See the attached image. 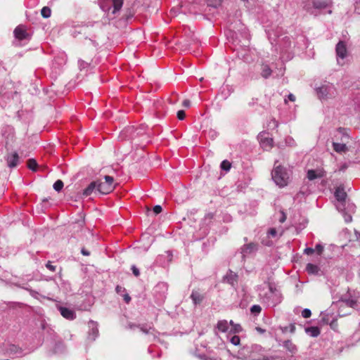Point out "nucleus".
Instances as JSON below:
<instances>
[{
  "label": "nucleus",
  "mask_w": 360,
  "mask_h": 360,
  "mask_svg": "<svg viewBox=\"0 0 360 360\" xmlns=\"http://www.w3.org/2000/svg\"><path fill=\"white\" fill-rule=\"evenodd\" d=\"M97 181V191L101 194H108L112 192L115 186L113 184L114 179L112 176H105L104 181L101 180Z\"/></svg>",
  "instance_id": "obj_3"
},
{
  "label": "nucleus",
  "mask_w": 360,
  "mask_h": 360,
  "mask_svg": "<svg viewBox=\"0 0 360 360\" xmlns=\"http://www.w3.org/2000/svg\"><path fill=\"white\" fill-rule=\"evenodd\" d=\"M131 270L133 271V274L136 276H139V269L135 266H132L131 267Z\"/></svg>",
  "instance_id": "obj_38"
},
{
  "label": "nucleus",
  "mask_w": 360,
  "mask_h": 360,
  "mask_svg": "<svg viewBox=\"0 0 360 360\" xmlns=\"http://www.w3.org/2000/svg\"><path fill=\"white\" fill-rule=\"evenodd\" d=\"M46 266V267H47L49 270H51V271H54L56 270V266H53V265H52V264H51V263H49H49H47Z\"/></svg>",
  "instance_id": "obj_42"
},
{
  "label": "nucleus",
  "mask_w": 360,
  "mask_h": 360,
  "mask_svg": "<svg viewBox=\"0 0 360 360\" xmlns=\"http://www.w3.org/2000/svg\"><path fill=\"white\" fill-rule=\"evenodd\" d=\"M306 332L311 337H317L320 333V330L317 327L307 328H306Z\"/></svg>",
  "instance_id": "obj_23"
},
{
  "label": "nucleus",
  "mask_w": 360,
  "mask_h": 360,
  "mask_svg": "<svg viewBox=\"0 0 360 360\" xmlns=\"http://www.w3.org/2000/svg\"><path fill=\"white\" fill-rule=\"evenodd\" d=\"M295 328V327L294 326H291V330H290V331H291L292 333V332H294Z\"/></svg>",
  "instance_id": "obj_50"
},
{
  "label": "nucleus",
  "mask_w": 360,
  "mask_h": 360,
  "mask_svg": "<svg viewBox=\"0 0 360 360\" xmlns=\"http://www.w3.org/2000/svg\"><path fill=\"white\" fill-rule=\"evenodd\" d=\"M130 297L129 295H125L124 296V300L127 302H129L130 301Z\"/></svg>",
  "instance_id": "obj_48"
},
{
  "label": "nucleus",
  "mask_w": 360,
  "mask_h": 360,
  "mask_svg": "<svg viewBox=\"0 0 360 360\" xmlns=\"http://www.w3.org/2000/svg\"><path fill=\"white\" fill-rule=\"evenodd\" d=\"M243 351H246L250 353L248 356H245V358L249 359L250 360H262L261 352H262V349L260 346L253 345L250 348L244 349Z\"/></svg>",
  "instance_id": "obj_6"
},
{
  "label": "nucleus",
  "mask_w": 360,
  "mask_h": 360,
  "mask_svg": "<svg viewBox=\"0 0 360 360\" xmlns=\"http://www.w3.org/2000/svg\"><path fill=\"white\" fill-rule=\"evenodd\" d=\"M269 233L271 236L275 237V236L277 235V231H276V229L272 228V229H271L269 231Z\"/></svg>",
  "instance_id": "obj_40"
},
{
  "label": "nucleus",
  "mask_w": 360,
  "mask_h": 360,
  "mask_svg": "<svg viewBox=\"0 0 360 360\" xmlns=\"http://www.w3.org/2000/svg\"><path fill=\"white\" fill-rule=\"evenodd\" d=\"M271 292L273 293L272 288H270Z\"/></svg>",
  "instance_id": "obj_54"
},
{
  "label": "nucleus",
  "mask_w": 360,
  "mask_h": 360,
  "mask_svg": "<svg viewBox=\"0 0 360 360\" xmlns=\"http://www.w3.org/2000/svg\"><path fill=\"white\" fill-rule=\"evenodd\" d=\"M311 311L308 309H304L302 312V316L304 317V318H309L311 316Z\"/></svg>",
  "instance_id": "obj_32"
},
{
  "label": "nucleus",
  "mask_w": 360,
  "mask_h": 360,
  "mask_svg": "<svg viewBox=\"0 0 360 360\" xmlns=\"http://www.w3.org/2000/svg\"><path fill=\"white\" fill-rule=\"evenodd\" d=\"M306 270L310 274H317L319 271V268L316 265L308 264L306 266Z\"/></svg>",
  "instance_id": "obj_20"
},
{
  "label": "nucleus",
  "mask_w": 360,
  "mask_h": 360,
  "mask_svg": "<svg viewBox=\"0 0 360 360\" xmlns=\"http://www.w3.org/2000/svg\"><path fill=\"white\" fill-rule=\"evenodd\" d=\"M287 143L289 146H294L295 145V141L292 138H289L287 141Z\"/></svg>",
  "instance_id": "obj_44"
},
{
  "label": "nucleus",
  "mask_w": 360,
  "mask_h": 360,
  "mask_svg": "<svg viewBox=\"0 0 360 360\" xmlns=\"http://www.w3.org/2000/svg\"><path fill=\"white\" fill-rule=\"evenodd\" d=\"M345 220L346 222H350L352 221V217L350 215L345 216Z\"/></svg>",
  "instance_id": "obj_47"
},
{
  "label": "nucleus",
  "mask_w": 360,
  "mask_h": 360,
  "mask_svg": "<svg viewBox=\"0 0 360 360\" xmlns=\"http://www.w3.org/2000/svg\"><path fill=\"white\" fill-rule=\"evenodd\" d=\"M153 212L155 214H160L162 212V207L160 205H155L153 207Z\"/></svg>",
  "instance_id": "obj_37"
},
{
  "label": "nucleus",
  "mask_w": 360,
  "mask_h": 360,
  "mask_svg": "<svg viewBox=\"0 0 360 360\" xmlns=\"http://www.w3.org/2000/svg\"><path fill=\"white\" fill-rule=\"evenodd\" d=\"M259 143L264 150H269L273 146V139L265 132L260 133L258 136Z\"/></svg>",
  "instance_id": "obj_8"
},
{
  "label": "nucleus",
  "mask_w": 360,
  "mask_h": 360,
  "mask_svg": "<svg viewBox=\"0 0 360 360\" xmlns=\"http://www.w3.org/2000/svg\"><path fill=\"white\" fill-rule=\"evenodd\" d=\"M256 330L259 332L260 333H262L264 332V330H263L262 328H256Z\"/></svg>",
  "instance_id": "obj_49"
},
{
  "label": "nucleus",
  "mask_w": 360,
  "mask_h": 360,
  "mask_svg": "<svg viewBox=\"0 0 360 360\" xmlns=\"http://www.w3.org/2000/svg\"><path fill=\"white\" fill-rule=\"evenodd\" d=\"M357 4H358L359 6L360 7V0L358 1Z\"/></svg>",
  "instance_id": "obj_52"
},
{
  "label": "nucleus",
  "mask_w": 360,
  "mask_h": 360,
  "mask_svg": "<svg viewBox=\"0 0 360 360\" xmlns=\"http://www.w3.org/2000/svg\"><path fill=\"white\" fill-rule=\"evenodd\" d=\"M283 347L292 354L296 353L297 347L291 340H286L283 342Z\"/></svg>",
  "instance_id": "obj_18"
},
{
  "label": "nucleus",
  "mask_w": 360,
  "mask_h": 360,
  "mask_svg": "<svg viewBox=\"0 0 360 360\" xmlns=\"http://www.w3.org/2000/svg\"><path fill=\"white\" fill-rule=\"evenodd\" d=\"M221 0H210L208 3L209 6L217 8L221 5Z\"/></svg>",
  "instance_id": "obj_28"
},
{
  "label": "nucleus",
  "mask_w": 360,
  "mask_h": 360,
  "mask_svg": "<svg viewBox=\"0 0 360 360\" xmlns=\"http://www.w3.org/2000/svg\"><path fill=\"white\" fill-rule=\"evenodd\" d=\"M329 3L324 0H310L305 6L304 8L307 11H311V5L316 9L325 8L328 6Z\"/></svg>",
  "instance_id": "obj_7"
},
{
  "label": "nucleus",
  "mask_w": 360,
  "mask_h": 360,
  "mask_svg": "<svg viewBox=\"0 0 360 360\" xmlns=\"http://www.w3.org/2000/svg\"><path fill=\"white\" fill-rule=\"evenodd\" d=\"M182 105L185 108H189L191 106V101L188 99H186L183 101Z\"/></svg>",
  "instance_id": "obj_39"
},
{
  "label": "nucleus",
  "mask_w": 360,
  "mask_h": 360,
  "mask_svg": "<svg viewBox=\"0 0 360 360\" xmlns=\"http://www.w3.org/2000/svg\"><path fill=\"white\" fill-rule=\"evenodd\" d=\"M14 34L15 37L20 40L26 39L27 37V34L23 26L17 27L14 30Z\"/></svg>",
  "instance_id": "obj_11"
},
{
  "label": "nucleus",
  "mask_w": 360,
  "mask_h": 360,
  "mask_svg": "<svg viewBox=\"0 0 360 360\" xmlns=\"http://www.w3.org/2000/svg\"><path fill=\"white\" fill-rule=\"evenodd\" d=\"M281 217L279 219V221L281 223H283L286 219V216L283 212H281Z\"/></svg>",
  "instance_id": "obj_43"
},
{
  "label": "nucleus",
  "mask_w": 360,
  "mask_h": 360,
  "mask_svg": "<svg viewBox=\"0 0 360 360\" xmlns=\"http://www.w3.org/2000/svg\"><path fill=\"white\" fill-rule=\"evenodd\" d=\"M323 176V172L321 170L315 171L313 169L309 170L307 172V178L309 180H314L317 178H321Z\"/></svg>",
  "instance_id": "obj_16"
},
{
  "label": "nucleus",
  "mask_w": 360,
  "mask_h": 360,
  "mask_svg": "<svg viewBox=\"0 0 360 360\" xmlns=\"http://www.w3.org/2000/svg\"><path fill=\"white\" fill-rule=\"evenodd\" d=\"M143 332H145V333H147L148 331L147 330H143Z\"/></svg>",
  "instance_id": "obj_53"
},
{
  "label": "nucleus",
  "mask_w": 360,
  "mask_h": 360,
  "mask_svg": "<svg viewBox=\"0 0 360 360\" xmlns=\"http://www.w3.org/2000/svg\"><path fill=\"white\" fill-rule=\"evenodd\" d=\"M314 252V250L311 248H307L305 250H304V253L307 254V255H311L312 254L313 252Z\"/></svg>",
  "instance_id": "obj_41"
},
{
  "label": "nucleus",
  "mask_w": 360,
  "mask_h": 360,
  "mask_svg": "<svg viewBox=\"0 0 360 360\" xmlns=\"http://www.w3.org/2000/svg\"><path fill=\"white\" fill-rule=\"evenodd\" d=\"M335 52L337 56V62L339 65H344V60L348 56L347 47L345 42L340 41H339L335 47Z\"/></svg>",
  "instance_id": "obj_4"
},
{
  "label": "nucleus",
  "mask_w": 360,
  "mask_h": 360,
  "mask_svg": "<svg viewBox=\"0 0 360 360\" xmlns=\"http://www.w3.org/2000/svg\"><path fill=\"white\" fill-rule=\"evenodd\" d=\"M111 3L113 4L114 9L112 11V13H115L117 11H120L123 4V0H101L100 5L101 8L105 11H108L110 9Z\"/></svg>",
  "instance_id": "obj_5"
},
{
  "label": "nucleus",
  "mask_w": 360,
  "mask_h": 360,
  "mask_svg": "<svg viewBox=\"0 0 360 360\" xmlns=\"http://www.w3.org/2000/svg\"><path fill=\"white\" fill-rule=\"evenodd\" d=\"M333 145L334 150H335L337 153H342L347 150V146L344 143L334 142Z\"/></svg>",
  "instance_id": "obj_19"
},
{
  "label": "nucleus",
  "mask_w": 360,
  "mask_h": 360,
  "mask_svg": "<svg viewBox=\"0 0 360 360\" xmlns=\"http://www.w3.org/2000/svg\"><path fill=\"white\" fill-rule=\"evenodd\" d=\"M323 245L318 244L316 245L314 251H316L319 255H321L323 252Z\"/></svg>",
  "instance_id": "obj_34"
},
{
  "label": "nucleus",
  "mask_w": 360,
  "mask_h": 360,
  "mask_svg": "<svg viewBox=\"0 0 360 360\" xmlns=\"http://www.w3.org/2000/svg\"><path fill=\"white\" fill-rule=\"evenodd\" d=\"M230 341L234 345H238L240 344V338L237 335H233L231 339H230Z\"/></svg>",
  "instance_id": "obj_31"
},
{
  "label": "nucleus",
  "mask_w": 360,
  "mask_h": 360,
  "mask_svg": "<svg viewBox=\"0 0 360 360\" xmlns=\"http://www.w3.org/2000/svg\"><path fill=\"white\" fill-rule=\"evenodd\" d=\"M59 311L61 315L67 319L73 320L76 317L75 311L72 309L60 307H59Z\"/></svg>",
  "instance_id": "obj_9"
},
{
  "label": "nucleus",
  "mask_w": 360,
  "mask_h": 360,
  "mask_svg": "<svg viewBox=\"0 0 360 360\" xmlns=\"http://www.w3.org/2000/svg\"><path fill=\"white\" fill-rule=\"evenodd\" d=\"M221 167L222 169L229 171L231 168V163L228 160H224L221 164Z\"/></svg>",
  "instance_id": "obj_29"
},
{
  "label": "nucleus",
  "mask_w": 360,
  "mask_h": 360,
  "mask_svg": "<svg viewBox=\"0 0 360 360\" xmlns=\"http://www.w3.org/2000/svg\"><path fill=\"white\" fill-rule=\"evenodd\" d=\"M251 311L252 313H259L261 311V307L259 305H253L251 307Z\"/></svg>",
  "instance_id": "obj_35"
},
{
  "label": "nucleus",
  "mask_w": 360,
  "mask_h": 360,
  "mask_svg": "<svg viewBox=\"0 0 360 360\" xmlns=\"http://www.w3.org/2000/svg\"><path fill=\"white\" fill-rule=\"evenodd\" d=\"M27 166L31 170L36 171L37 167V163L35 160L30 159L27 162Z\"/></svg>",
  "instance_id": "obj_26"
},
{
  "label": "nucleus",
  "mask_w": 360,
  "mask_h": 360,
  "mask_svg": "<svg viewBox=\"0 0 360 360\" xmlns=\"http://www.w3.org/2000/svg\"><path fill=\"white\" fill-rule=\"evenodd\" d=\"M263 360H274L273 358H264Z\"/></svg>",
  "instance_id": "obj_51"
},
{
  "label": "nucleus",
  "mask_w": 360,
  "mask_h": 360,
  "mask_svg": "<svg viewBox=\"0 0 360 360\" xmlns=\"http://www.w3.org/2000/svg\"><path fill=\"white\" fill-rule=\"evenodd\" d=\"M232 324V321H230V323H228L227 321L222 320L219 321L217 323V328L219 330L226 333L228 331H230L231 325Z\"/></svg>",
  "instance_id": "obj_12"
},
{
  "label": "nucleus",
  "mask_w": 360,
  "mask_h": 360,
  "mask_svg": "<svg viewBox=\"0 0 360 360\" xmlns=\"http://www.w3.org/2000/svg\"><path fill=\"white\" fill-rule=\"evenodd\" d=\"M41 15L45 18H49L51 16V11L49 7L44 6L41 11Z\"/></svg>",
  "instance_id": "obj_25"
},
{
  "label": "nucleus",
  "mask_w": 360,
  "mask_h": 360,
  "mask_svg": "<svg viewBox=\"0 0 360 360\" xmlns=\"http://www.w3.org/2000/svg\"><path fill=\"white\" fill-rule=\"evenodd\" d=\"M89 327L91 328V335H92L91 338H92V340H95V338H96V336L98 333V330L97 328V323L94 321H90Z\"/></svg>",
  "instance_id": "obj_21"
},
{
  "label": "nucleus",
  "mask_w": 360,
  "mask_h": 360,
  "mask_svg": "<svg viewBox=\"0 0 360 360\" xmlns=\"http://www.w3.org/2000/svg\"><path fill=\"white\" fill-rule=\"evenodd\" d=\"M271 74V70L268 65H263L262 68V76L264 78L269 77Z\"/></svg>",
  "instance_id": "obj_24"
},
{
  "label": "nucleus",
  "mask_w": 360,
  "mask_h": 360,
  "mask_svg": "<svg viewBox=\"0 0 360 360\" xmlns=\"http://www.w3.org/2000/svg\"><path fill=\"white\" fill-rule=\"evenodd\" d=\"M318 98L322 101L333 99L338 95V91L333 84L324 83L316 88Z\"/></svg>",
  "instance_id": "obj_2"
},
{
  "label": "nucleus",
  "mask_w": 360,
  "mask_h": 360,
  "mask_svg": "<svg viewBox=\"0 0 360 360\" xmlns=\"http://www.w3.org/2000/svg\"><path fill=\"white\" fill-rule=\"evenodd\" d=\"M288 99H289L290 101L294 102V101H295V96L293 94H290L288 95Z\"/></svg>",
  "instance_id": "obj_45"
},
{
  "label": "nucleus",
  "mask_w": 360,
  "mask_h": 360,
  "mask_svg": "<svg viewBox=\"0 0 360 360\" xmlns=\"http://www.w3.org/2000/svg\"><path fill=\"white\" fill-rule=\"evenodd\" d=\"M82 253L85 256H89L90 255V252L84 248L82 250Z\"/></svg>",
  "instance_id": "obj_46"
},
{
  "label": "nucleus",
  "mask_w": 360,
  "mask_h": 360,
  "mask_svg": "<svg viewBox=\"0 0 360 360\" xmlns=\"http://www.w3.org/2000/svg\"><path fill=\"white\" fill-rule=\"evenodd\" d=\"M224 280L228 283L233 285L237 282V274L233 271H229L224 276Z\"/></svg>",
  "instance_id": "obj_14"
},
{
  "label": "nucleus",
  "mask_w": 360,
  "mask_h": 360,
  "mask_svg": "<svg viewBox=\"0 0 360 360\" xmlns=\"http://www.w3.org/2000/svg\"><path fill=\"white\" fill-rule=\"evenodd\" d=\"M97 191V181H92L90 184L83 191L82 195L85 197L90 195L94 191Z\"/></svg>",
  "instance_id": "obj_13"
},
{
  "label": "nucleus",
  "mask_w": 360,
  "mask_h": 360,
  "mask_svg": "<svg viewBox=\"0 0 360 360\" xmlns=\"http://www.w3.org/2000/svg\"><path fill=\"white\" fill-rule=\"evenodd\" d=\"M186 116L185 112L184 110H179L177 112V117L179 120H182L184 119Z\"/></svg>",
  "instance_id": "obj_36"
},
{
  "label": "nucleus",
  "mask_w": 360,
  "mask_h": 360,
  "mask_svg": "<svg viewBox=\"0 0 360 360\" xmlns=\"http://www.w3.org/2000/svg\"><path fill=\"white\" fill-rule=\"evenodd\" d=\"M292 174V172L290 168L281 165H276V162L271 172V176L273 181L278 186L283 188L290 183Z\"/></svg>",
  "instance_id": "obj_1"
},
{
  "label": "nucleus",
  "mask_w": 360,
  "mask_h": 360,
  "mask_svg": "<svg viewBox=\"0 0 360 360\" xmlns=\"http://www.w3.org/2000/svg\"><path fill=\"white\" fill-rule=\"evenodd\" d=\"M63 187V182L61 180H57L53 184V188L56 191H60Z\"/></svg>",
  "instance_id": "obj_27"
},
{
  "label": "nucleus",
  "mask_w": 360,
  "mask_h": 360,
  "mask_svg": "<svg viewBox=\"0 0 360 360\" xmlns=\"http://www.w3.org/2000/svg\"><path fill=\"white\" fill-rule=\"evenodd\" d=\"M346 193L345 192L344 189L341 187L337 188L335 192V196L336 199L340 201H344L346 198Z\"/></svg>",
  "instance_id": "obj_17"
},
{
  "label": "nucleus",
  "mask_w": 360,
  "mask_h": 360,
  "mask_svg": "<svg viewBox=\"0 0 360 360\" xmlns=\"http://www.w3.org/2000/svg\"><path fill=\"white\" fill-rule=\"evenodd\" d=\"M257 249V245L255 243H249L247 245H245L242 248V252L244 255L250 254L255 251H256Z\"/></svg>",
  "instance_id": "obj_15"
},
{
  "label": "nucleus",
  "mask_w": 360,
  "mask_h": 360,
  "mask_svg": "<svg viewBox=\"0 0 360 360\" xmlns=\"http://www.w3.org/2000/svg\"><path fill=\"white\" fill-rule=\"evenodd\" d=\"M241 330V327L239 325L232 326L231 325L230 331H233L234 333H238Z\"/></svg>",
  "instance_id": "obj_33"
},
{
  "label": "nucleus",
  "mask_w": 360,
  "mask_h": 360,
  "mask_svg": "<svg viewBox=\"0 0 360 360\" xmlns=\"http://www.w3.org/2000/svg\"><path fill=\"white\" fill-rule=\"evenodd\" d=\"M342 304L345 306H348V307L353 308L356 305V302L352 300H347L342 301Z\"/></svg>",
  "instance_id": "obj_30"
},
{
  "label": "nucleus",
  "mask_w": 360,
  "mask_h": 360,
  "mask_svg": "<svg viewBox=\"0 0 360 360\" xmlns=\"http://www.w3.org/2000/svg\"><path fill=\"white\" fill-rule=\"evenodd\" d=\"M19 162V155L17 153L14 152L7 157V163L8 167H15Z\"/></svg>",
  "instance_id": "obj_10"
},
{
  "label": "nucleus",
  "mask_w": 360,
  "mask_h": 360,
  "mask_svg": "<svg viewBox=\"0 0 360 360\" xmlns=\"http://www.w3.org/2000/svg\"><path fill=\"white\" fill-rule=\"evenodd\" d=\"M191 297L195 304H199L202 300V296L197 291H193Z\"/></svg>",
  "instance_id": "obj_22"
}]
</instances>
